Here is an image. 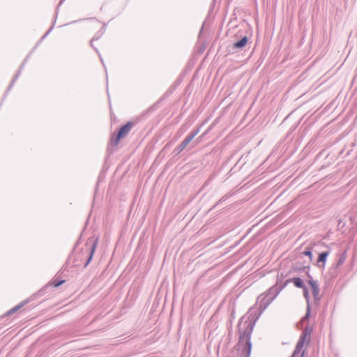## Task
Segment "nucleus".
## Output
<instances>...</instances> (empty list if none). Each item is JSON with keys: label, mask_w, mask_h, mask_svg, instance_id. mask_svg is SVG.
Here are the masks:
<instances>
[{"label": "nucleus", "mask_w": 357, "mask_h": 357, "mask_svg": "<svg viewBox=\"0 0 357 357\" xmlns=\"http://www.w3.org/2000/svg\"><path fill=\"white\" fill-rule=\"evenodd\" d=\"M252 316L253 319L252 321L246 320L243 323L242 321L243 317H242L238 323L239 340L236 344V347L240 348L245 341V346L242 349V353L245 354V357H250L251 355L252 347L251 336L255 322L261 316V314H259V310H258V312L252 313Z\"/></svg>", "instance_id": "nucleus-1"}, {"label": "nucleus", "mask_w": 357, "mask_h": 357, "mask_svg": "<svg viewBox=\"0 0 357 357\" xmlns=\"http://www.w3.org/2000/svg\"><path fill=\"white\" fill-rule=\"evenodd\" d=\"M135 123L132 121H128L126 124L120 127L117 133H114L110 139V146L112 147L116 146L120 140L125 137L131 130Z\"/></svg>", "instance_id": "nucleus-2"}, {"label": "nucleus", "mask_w": 357, "mask_h": 357, "mask_svg": "<svg viewBox=\"0 0 357 357\" xmlns=\"http://www.w3.org/2000/svg\"><path fill=\"white\" fill-rule=\"evenodd\" d=\"M287 286V282H284L278 277L275 285L270 287L265 293L273 300H274L279 293Z\"/></svg>", "instance_id": "nucleus-3"}, {"label": "nucleus", "mask_w": 357, "mask_h": 357, "mask_svg": "<svg viewBox=\"0 0 357 357\" xmlns=\"http://www.w3.org/2000/svg\"><path fill=\"white\" fill-rule=\"evenodd\" d=\"M273 301V298L269 297L266 293L259 295L257 298V302L259 303L258 310H259V314H261Z\"/></svg>", "instance_id": "nucleus-4"}, {"label": "nucleus", "mask_w": 357, "mask_h": 357, "mask_svg": "<svg viewBox=\"0 0 357 357\" xmlns=\"http://www.w3.org/2000/svg\"><path fill=\"white\" fill-rule=\"evenodd\" d=\"M310 341V337L309 336H307V335L304 334L303 333H301L299 340L296 345L295 349L301 352V350L304 346V344L306 343L307 344H309Z\"/></svg>", "instance_id": "nucleus-5"}, {"label": "nucleus", "mask_w": 357, "mask_h": 357, "mask_svg": "<svg viewBox=\"0 0 357 357\" xmlns=\"http://www.w3.org/2000/svg\"><path fill=\"white\" fill-rule=\"evenodd\" d=\"M98 238H96V239H94L93 241H92V243H91V245L89 248V253L88 255V257H87V259L84 265V267H86L89 263L91 262V261L92 260V258H93V254L95 252V250L97 248V245H98Z\"/></svg>", "instance_id": "nucleus-6"}, {"label": "nucleus", "mask_w": 357, "mask_h": 357, "mask_svg": "<svg viewBox=\"0 0 357 357\" xmlns=\"http://www.w3.org/2000/svg\"><path fill=\"white\" fill-rule=\"evenodd\" d=\"M307 283L310 285L312 289V294L315 300H319L320 298L319 296V287L317 281L314 280H309Z\"/></svg>", "instance_id": "nucleus-7"}, {"label": "nucleus", "mask_w": 357, "mask_h": 357, "mask_svg": "<svg viewBox=\"0 0 357 357\" xmlns=\"http://www.w3.org/2000/svg\"><path fill=\"white\" fill-rule=\"evenodd\" d=\"M329 250L322 252L321 253H320L318 256V259L317 261V266L320 268H324L326 263L327 257L329 255Z\"/></svg>", "instance_id": "nucleus-8"}, {"label": "nucleus", "mask_w": 357, "mask_h": 357, "mask_svg": "<svg viewBox=\"0 0 357 357\" xmlns=\"http://www.w3.org/2000/svg\"><path fill=\"white\" fill-rule=\"evenodd\" d=\"M284 282H287V285L290 282H293L294 284L295 285V287H296L297 288H301V289H303L304 287H306L303 280L300 278H290V279L286 280L285 281H284Z\"/></svg>", "instance_id": "nucleus-9"}, {"label": "nucleus", "mask_w": 357, "mask_h": 357, "mask_svg": "<svg viewBox=\"0 0 357 357\" xmlns=\"http://www.w3.org/2000/svg\"><path fill=\"white\" fill-rule=\"evenodd\" d=\"M248 42V36H245L243 38H241L239 40L235 42L233 44L232 49L233 50H243V47H245Z\"/></svg>", "instance_id": "nucleus-10"}, {"label": "nucleus", "mask_w": 357, "mask_h": 357, "mask_svg": "<svg viewBox=\"0 0 357 357\" xmlns=\"http://www.w3.org/2000/svg\"><path fill=\"white\" fill-rule=\"evenodd\" d=\"M65 280H59L58 278L56 279H54L52 282L50 284H47L46 286H45L40 291V292H42L43 291H45L47 290V289H49L50 287H59L60 285L63 284L64 282H65Z\"/></svg>", "instance_id": "nucleus-11"}, {"label": "nucleus", "mask_w": 357, "mask_h": 357, "mask_svg": "<svg viewBox=\"0 0 357 357\" xmlns=\"http://www.w3.org/2000/svg\"><path fill=\"white\" fill-rule=\"evenodd\" d=\"M28 300H25L22 302H21L20 303H19L17 305L15 306L14 307H13L12 309H10V310H8L7 312H6V315H10V314H13V313L16 312L18 310H20V308H22L23 306H24L27 303H28Z\"/></svg>", "instance_id": "nucleus-12"}, {"label": "nucleus", "mask_w": 357, "mask_h": 357, "mask_svg": "<svg viewBox=\"0 0 357 357\" xmlns=\"http://www.w3.org/2000/svg\"><path fill=\"white\" fill-rule=\"evenodd\" d=\"M346 258H347V251H346V250H344V251L342 253V255H341V256H340V259H338V261H337V264L335 265L334 269H335L336 267H337V266H340V265L343 264L344 263L345 260H346Z\"/></svg>", "instance_id": "nucleus-13"}, {"label": "nucleus", "mask_w": 357, "mask_h": 357, "mask_svg": "<svg viewBox=\"0 0 357 357\" xmlns=\"http://www.w3.org/2000/svg\"><path fill=\"white\" fill-rule=\"evenodd\" d=\"M102 33L103 32L99 31L98 33H96V35L92 38V39L90 41L91 46L96 50V52H98V50L93 47V42L95 40H98L101 37Z\"/></svg>", "instance_id": "nucleus-14"}, {"label": "nucleus", "mask_w": 357, "mask_h": 357, "mask_svg": "<svg viewBox=\"0 0 357 357\" xmlns=\"http://www.w3.org/2000/svg\"><path fill=\"white\" fill-rule=\"evenodd\" d=\"M231 195L230 194H226L225 195H224L223 197H222L217 202L216 204L213 206L211 208V210H213V208H215L218 205L220 204L221 203L225 202L229 197H231Z\"/></svg>", "instance_id": "nucleus-15"}, {"label": "nucleus", "mask_w": 357, "mask_h": 357, "mask_svg": "<svg viewBox=\"0 0 357 357\" xmlns=\"http://www.w3.org/2000/svg\"><path fill=\"white\" fill-rule=\"evenodd\" d=\"M174 89L171 87L169 88L162 96V97L158 100V102H160L163 100L164 99L168 98L174 91Z\"/></svg>", "instance_id": "nucleus-16"}, {"label": "nucleus", "mask_w": 357, "mask_h": 357, "mask_svg": "<svg viewBox=\"0 0 357 357\" xmlns=\"http://www.w3.org/2000/svg\"><path fill=\"white\" fill-rule=\"evenodd\" d=\"M302 254L309 257L310 261L312 260V252L311 248H306L305 250L302 252Z\"/></svg>", "instance_id": "nucleus-17"}, {"label": "nucleus", "mask_w": 357, "mask_h": 357, "mask_svg": "<svg viewBox=\"0 0 357 357\" xmlns=\"http://www.w3.org/2000/svg\"><path fill=\"white\" fill-rule=\"evenodd\" d=\"M303 296L307 302V305H310V294H309L308 289L307 288V287H305L303 289Z\"/></svg>", "instance_id": "nucleus-18"}, {"label": "nucleus", "mask_w": 357, "mask_h": 357, "mask_svg": "<svg viewBox=\"0 0 357 357\" xmlns=\"http://www.w3.org/2000/svg\"><path fill=\"white\" fill-rule=\"evenodd\" d=\"M184 149H185L179 144L174 149L173 153L174 154V155H177L180 154Z\"/></svg>", "instance_id": "nucleus-19"}, {"label": "nucleus", "mask_w": 357, "mask_h": 357, "mask_svg": "<svg viewBox=\"0 0 357 357\" xmlns=\"http://www.w3.org/2000/svg\"><path fill=\"white\" fill-rule=\"evenodd\" d=\"M310 316V305H307V309H306V313L305 316L303 317V321L308 320L309 317Z\"/></svg>", "instance_id": "nucleus-20"}, {"label": "nucleus", "mask_w": 357, "mask_h": 357, "mask_svg": "<svg viewBox=\"0 0 357 357\" xmlns=\"http://www.w3.org/2000/svg\"><path fill=\"white\" fill-rule=\"evenodd\" d=\"M310 316V305H307V309H306V313L305 316L303 317V321L308 320L309 317Z\"/></svg>", "instance_id": "nucleus-21"}, {"label": "nucleus", "mask_w": 357, "mask_h": 357, "mask_svg": "<svg viewBox=\"0 0 357 357\" xmlns=\"http://www.w3.org/2000/svg\"><path fill=\"white\" fill-rule=\"evenodd\" d=\"M312 332V328L309 327L308 326H306L302 331V333L307 335L310 337V335H311Z\"/></svg>", "instance_id": "nucleus-22"}, {"label": "nucleus", "mask_w": 357, "mask_h": 357, "mask_svg": "<svg viewBox=\"0 0 357 357\" xmlns=\"http://www.w3.org/2000/svg\"><path fill=\"white\" fill-rule=\"evenodd\" d=\"M305 354V351L303 350L302 352H300L296 349H294L291 357H303Z\"/></svg>", "instance_id": "nucleus-23"}, {"label": "nucleus", "mask_w": 357, "mask_h": 357, "mask_svg": "<svg viewBox=\"0 0 357 357\" xmlns=\"http://www.w3.org/2000/svg\"><path fill=\"white\" fill-rule=\"evenodd\" d=\"M345 227V222L341 218L338 220L337 228L338 229H342Z\"/></svg>", "instance_id": "nucleus-24"}, {"label": "nucleus", "mask_w": 357, "mask_h": 357, "mask_svg": "<svg viewBox=\"0 0 357 357\" xmlns=\"http://www.w3.org/2000/svg\"><path fill=\"white\" fill-rule=\"evenodd\" d=\"M296 270L298 271H305L306 270H310V266H303V267H301V266H298V264H296Z\"/></svg>", "instance_id": "nucleus-25"}, {"label": "nucleus", "mask_w": 357, "mask_h": 357, "mask_svg": "<svg viewBox=\"0 0 357 357\" xmlns=\"http://www.w3.org/2000/svg\"><path fill=\"white\" fill-rule=\"evenodd\" d=\"M190 141L187 138L185 137L183 142L180 144V145L183 147L184 149H185L187 147V146L190 144Z\"/></svg>", "instance_id": "nucleus-26"}, {"label": "nucleus", "mask_w": 357, "mask_h": 357, "mask_svg": "<svg viewBox=\"0 0 357 357\" xmlns=\"http://www.w3.org/2000/svg\"><path fill=\"white\" fill-rule=\"evenodd\" d=\"M200 132V127H197L196 128H194L190 132L191 134L195 136V137L197 136V135Z\"/></svg>", "instance_id": "nucleus-27"}, {"label": "nucleus", "mask_w": 357, "mask_h": 357, "mask_svg": "<svg viewBox=\"0 0 357 357\" xmlns=\"http://www.w3.org/2000/svg\"><path fill=\"white\" fill-rule=\"evenodd\" d=\"M349 218L352 225L357 224V218L355 216L351 215Z\"/></svg>", "instance_id": "nucleus-28"}, {"label": "nucleus", "mask_w": 357, "mask_h": 357, "mask_svg": "<svg viewBox=\"0 0 357 357\" xmlns=\"http://www.w3.org/2000/svg\"><path fill=\"white\" fill-rule=\"evenodd\" d=\"M186 130V128H185V126L183 125L180 128L179 130H178V134L179 135V137L183 134L184 132H185Z\"/></svg>", "instance_id": "nucleus-29"}, {"label": "nucleus", "mask_w": 357, "mask_h": 357, "mask_svg": "<svg viewBox=\"0 0 357 357\" xmlns=\"http://www.w3.org/2000/svg\"><path fill=\"white\" fill-rule=\"evenodd\" d=\"M54 24L51 26V27L48 29V31L45 33V35L42 37L41 40L44 39L53 29Z\"/></svg>", "instance_id": "nucleus-30"}, {"label": "nucleus", "mask_w": 357, "mask_h": 357, "mask_svg": "<svg viewBox=\"0 0 357 357\" xmlns=\"http://www.w3.org/2000/svg\"><path fill=\"white\" fill-rule=\"evenodd\" d=\"M185 137H187L191 142L195 138V136H193V135L190 132Z\"/></svg>", "instance_id": "nucleus-31"}, {"label": "nucleus", "mask_w": 357, "mask_h": 357, "mask_svg": "<svg viewBox=\"0 0 357 357\" xmlns=\"http://www.w3.org/2000/svg\"><path fill=\"white\" fill-rule=\"evenodd\" d=\"M159 102H156L155 104H154L153 105H152L149 109V111H153L154 109H156L157 107V105Z\"/></svg>", "instance_id": "nucleus-32"}, {"label": "nucleus", "mask_w": 357, "mask_h": 357, "mask_svg": "<svg viewBox=\"0 0 357 357\" xmlns=\"http://www.w3.org/2000/svg\"><path fill=\"white\" fill-rule=\"evenodd\" d=\"M306 275H307V277L309 278V280H313V279H312V276H311V275L310 274V273H309V271H308V270H307V271H306Z\"/></svg>", "instance_id": "nucleus-33"}, {"label": "nucleus", "mask_w": 357, "mask_h": 357, "mask_svg": "<svg viewBox=\"0 0 357 357\" xmlns=\"http://www.w3.org/2000/svg\"><path fill=\"white\" fill-rule=\"evenodd\" d=\"M63 1H64V0H61L59 2V4H61Z\"/></svg>", "instance_id": "nucleus-34"}, {"label": "nucleus", "mask_w": 357, "mask_h": 357, "mask_svg": "<svg viewBox=\"0 0 357 357\" xmlns=\"http://www.w3.org/2000/svg\"><path fill=\"white\" fill-rule=\"evenodd\" d=\"M100 61H102V63H103L102 59L100 56Z\"/></svg>", "instance_id": "nucleus-35"}, {"label": "nucleus", "mask_w": 357, "mask_h": 357, "mask_svg": "<svg viewBox=\"0 0 357 357\" xmlns=\"http://www.w3.org/2000/svg\"><path fill=\"white\" fill-rule=\"evenodd\" d=\"M284 278V275H283V274L282 273V274H281V278Z\"/></svg>", "instance_id": "nucleus-36"}]
</instances>
